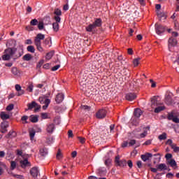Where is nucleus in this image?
<instances>
[{
	"mask_svg": "<svg viewBox=\"0 0 179 179\" xmlns=\"http://www.w3.org/2000/svg\"><path fill=\"white\" fill-rule=\"evenodd\" d=\"M148 135V131H144L143 133L140 134V138H145Z\"/></svg>",
	"mask_w": 179,
	"mask_h": 179,
	"instance_id": "nucleus-61",
	"label": "nucleus"
},
{
	"mask_svg": "<svg viewBox=\"0 0 179 179\" xmlns=\"http://www.w3.org/2000/svg\"><path fill=\"white\" fill-rule=\"evenodd\" d=\"M30 174L34 178H36V177L40 174V171H38V168L37 166H34L31 169Z\"/></svg>",
	"mask_w": 179,
	"mask_h": 179,
	"instance_id": "nucleus-8",
	"label": "nucleus"
},
{
	"mask_svg": "<svg viewBox=\"0 0 179 179\" xmlns=\"http://www.w3.org/2000/svg\"><path fill=\"white\" fill-rule=\"evenodd\" d=\"M165 103L166 104H167L168 106H170V104L173 103V99L171 98V95H167L165 97Z\"/></svg>",
	"mask_w": 179,
	"mask_h": 179,
	"instance_id": "nucleus-20",
	"label": "nucleus"
},
{
	"mask_svg": "<svg viewBox=\"0 0 179 179\" xmlns=\"http://www.w3.org/2000/svg\"><path fill=\"white\" fill-rule=\"evenodd\" d=\"M127 164H128L129 169H132V167H134V164L132 163V160H129L127 162Z\"/></svg>",
	"mask_w": 179,
	"mask_h": 179,
	"instance_id": "nucleus-54",
	"label": "nucleus"
},
{
	"mask_svg": "<svg viewBox=\"0 0 179 179\" xmlns=\"http://www.w3.org/2000/svg\"><path fill=\"white\" fill-rule=\"evenodd\" d=\"M20 166L22 169H26V167H31V164L27 160V159H24V160H21L20 162Z\"/></svg>",
	"mask_w": 179,
	"mask_h": 179,
	"instance_id": "nucleus-9",
	"label": "nucleus"
},
{
	"mask_svg": "<svg viewBox=\"0 0 179 179\" xmlns=\"http://www.w3.org/2000/svg\"><path fill=\"white\" fill-rule=\"evenodd\" d=\"M78 138L79 139V141L80 142V143L83 144L85 143V142H86V139L85 138L83 137H78Z\"/></svg>",
	"mask_w": 179,
	"mask_h": 179,
	"instance_id": "nucleus-56",
	"label": "nucleus"
},
{
	"mask_svg": "<svg viewBox=\"0 0 179 179\" xmlns=\"http://www.w3.org/2000/svg\"><path fill=\"white\" fill-rule=\"evenodd\" d=\"M41 117L43 120H47L48 118V113H42Z\"/></svg>",
	"mask_w": 179,
	"mask_h": 179,
	"instance_id": "nucleus-59",
	"label": "nucleus"
},
{
	"mask_svg": "<svg viewBox=\"0 0 179 179\" xmlns=\"http://www.w3.org/2000/svg\"><path fill=\"white\" fill-rule=\"evenodd\" d=\"M55 131V124L54 123H49L46 124V132L48 134H54V131Z\"/></svg>",
	"mask_w": 179,
	"mask_h": 179,
	"instance_id": "nucleus-6",
	"label": "nucleus"
},
{
	"mask_svg": "<svg viewBox=\"0 0 179 179\" xmlns=\"http://www.w3.org/2000/svg\"><path fill=\"white\" fill-rule=\"evenodd\" d=\"M166 164H169V166H171V167L173 168L174 170H176V169H177V162H176V160L173 159L168 161L166 162Z\"/></svg>",
	"mask_w": 179,
	"mask_h": 179,
	"instance_id": "nucleus-16",
	"label": "nucleus"
},
{
	"mask_svg": "<svg viewBox=\"0 0 179 179\" xmlns=\"http://www.w3.org/2000/svg\"><path fill=\"white\" fill-rule=\"evenodd\" d=\"M11 72H12L13 75H14V76H19V74L20 73L19 72V70H17V67H13L11 69Z\"/></svg>",
	"mask_w": 179,
	"mask_h": 179,
	"instance_id": "nucleus-28",
	"label": "nucleus"
},
{
	"mask_svg": "<svg viewBox=\"0 0 179 179\" xmlns=\"http://www.w3.org/2000/svg\"><path fill=\"white\" fill-rule=\"evenodd\" d=\"M115 164L116 167H120L121 169H124L127 166V160L120 159V156H117L115 159Z\"/></svg>",
	"mask_w": 179,
	"mask_h": 179,
	"instance_id": "nucleus-2",
	"label": "nucleus"
},
{
	"mask_svg": "<svg viewBox=\"0 0 179 179\" xmlns=\"http://www.w3.org/2000/svg\"><path fill=\"white\" fill-rule=\"evenodd\" d=\"M172 121L173 122H176V124H178L179 123V119L177 117H173V119H172Z\"/></svg>",
	"mask_w": 179,
	"mask_h": 179,
	"instance_id": "nucleus-64",
	"label": "nucleus"
},
{
	"mask_svg": "<svg viewBox=\"0 0 179 179\" xmlns=\"http://www.w3.org/2000/svg\"><path fill=\"white\" fill-rule=\"evenodd\" d=\"M14 107H15V105H13V103H11L6 107V110L7 111H12V110H13Z\"/></svg>",
	"mask_w": 179,
	"mask_h": 179,
	"instance_id": "nucleus-42",
	"label": "nucleus"
},
{
	"mask_svg": "<svg viewBox=\"0 0 179 179\" xmlns=\"http://www.w3.org/2000/svg\"><path fill=\"white\" fill-rule=\"evenodd\" d=\"M27 50L28 52H31L32 54H34V52H36V49L34 48V46H33V45L27 46Z\"/></svg>",
	"mask_w": 179,
	"mask_h": 179,
	"instance_id": "nucleus-33",
	"label": "nucleus"
},
{
	"mask_svg": "<svg viewBox=\"0 0 179 179\" xmlns=\"http://www.w3.org/2000/svg\"><path fill=\"white\" fill-rule=\"evenodd\" d=\"M54 19L55 20V22L52 23V29L54 31L57 33V31H59V23H61V17L55 16Z\"/></svg>",
	"mask_w": 179,
	"mask_h": 179,
	"instance_id": "nucleus-4",
	"label": "nucleus"
},
{
	"mask_svg": "<svg viewBox=\"0 0 179 179\" xmlns=\"http://www.w3.org/2000/svg\"><path fill=\"white\" fill-rule=\"evenodd\" d=\"M168 43L169 48H170L171 47H176V45H177V39L171 37L169 39Z\"/></svg>",
	"mask_w": 179,
	"mask_h": 179,
	"instance_id": "nucleus-13",
	"label": "nucleus"
},
{
	"mask_svg": "<svg viewBox=\"0 0 179 179\" xmlns=\"http://www.w3.org/2000/svg\"><path fill=\"white\" fill-rule=\"evenodd\" d=\"M54 55V52H50L46 55V59H51Z\"/></svg>",
	"mask_w": 179,
	"mask_h": 179,
	"instance_id": "nucleus-40",
	"label": "nucleus"
},
{
	"mask_svg": "<svg viewBox=\"0 0 179 179\" xmlns=\"http://www.w3.org/2000/svg\"><path fill=\"white\" fill-rule=\"evenodd\" d=\"M39 155L41 157H45L48 155V149L45 147H43L39 150Z\"/></svg>",
	"mask_w": 179,
	"mask_h": 179,
	"instance_id": "nucleus-12",
	"label": "nucleus"
},
{
	"mask_svg": "<svg viewBox=\"0 0 179 179\" xmlns=\"http://www.w3.org/2000/svg\"><path fill=\"white\" fill-rule=\"evenodd\" d=\"M136 165L138 167V169H142V162L141 161H138L136 162Z\"/></svg>",
	"mask_w": 179,
	"mask_h": 179,
	"instance_id": "nucleus-63",
	"label": "nucleus"
},
{
	"mask_svg": "<svg viewBox=\"0 0 179 179\" xmlns=\"http://www.w3.org/2000/svg\"><path fill=\"white\" fill-rule=\"evenodd\" d=\"M50 103H51V100L50 99H46L44 101V106L42 107L43 110H47L48 108V106L50 105Z\"/></svg>",
	"mask_w": 179,
	"mask_h": 179,
	"instance_id": "nucleus-23",
	"label": "nucleus"
},
{
	"mask_svg": "<svg viewBox=\"0 0 179 179\" xmlns=\"http://www.w3.org/2000/svg\"><path fill=\"white\" fill-rule=\"evenodd\" d=\"M63 156H62V152H61V149H59L57 151V153L56 155V159L57 160H61V159H62Z\"/></svg>",
	"mask_w": 179,
	"mask_h": 179,
	"instance_id": "nucleus-35",
	"label": "nucleus"
},
{
	"mask_svg": "<svg viewBox=\"0 0 179 179\" xmlns=\"http://www.w3.org/2000/svg\"><path fill=\"white\" fill-rule=\"evenodd\" d=\"M1 58L3 61H9V59H10V56L5 53L4 55H2Z\"/></svg>",
	"mask_w": 179,
	"mask_h": 179,
	"instance_id": "nucleus-36",
	"label": "nucleus"
},
{
	"mask_svg": "<svg viewBox=\"0 0 179 179\" xmlns=\"http://www.w3.org/2000/svg\"><path fill=\"white\" fill-rule=\"evenodd\" d=\"M59 68H61V65L57 64V65L53 66L51 70L54 72L55 71H58V69H59Z\"/></svg>",
	"mask_w": 179,
	"mask_h": 179,
	"instance_id": "nucleus-50",
	"label": "nucleus"
},
{
	"mask_svg": "<svg viewBox=\"0 0 179 179\" xmlns=\"http://www.w3.org/2000/svg\"><path fill=\"white\" fill-rule=\"evenodd\" d=\"M166 145H169V146H171V148H172L175 144L173 143V140L168 139L167 141L166 142Z\"/></svg>",
	"mask_w": 179,
	"mask_h": 179,
	"instance_id": "nucleus-45",
	"label": "nucleus"
},
{
	"mask_svg": "<svg viewBox=\"0 0 179 179\" xmlns=\"http://www.w3.org/2000/svg\"><path fill=\"white\" fill-rule=\"evenodd\" d=\"M27 120H29V116L27 115H24L21 117L22 121H25L24 124H27Z\"/></svg>",
	"mask_w": 179,
	"mask_h": 179,
	"instance_id": "nucleus-48",
	"label": "nucleus"
},
{
	"mask_svg": "<svg viewBox=\"0 0 179 179\" xmlns=\"http://www.w3.org/2000/svg\"><path fill=\"white\" fill-rule=\"evenodd\" d=\"M171 149H173V152L175 153H178L179 152V147H177V145L175 144Z\"/></svg>",
	"mask_w": 179,
	"mask_h": 179,
	"instance_id": "nucleus-46",
	"label": "nucleus"
},
{
	"mask_svg": "<svg viewBox=\"0 0 179 179\" xmlns=\"http://www.w3.org/2000/svg\"><path fill=\"white\" fill-rule=\"evenodd\" d=\"M38 30H43L44 29V22H39V23L38 24Z\"/></svg>",
	"mask_w": 179,
	"mask_h": 179,
	"instance_id": "nucleus-43",
	"label": "nucleus"
},
{
	"mask_svg": "<svg viewBox=\"0 0 179 179\" xmlns=\"http://www.w3.org/2000/svg\"><path fill=\"white\" fill-rule=\"evenodd\" d=\"M93 24L95 27H100L101 26V18H97Z\"/></svg>",
	"mask_w": 179,
	"mask_h": 179,
	"instance_id": "nucleus-32",
	"label": "nucleus"
},
{
	"mask_svg": "<svg viewBox=\"0 0 179 179\" xmlns=\"http://www.w3.org/2000/svg\"><path fill=\"white\" fill-rule=\"evenodd\" d=\"M44 38H45V35L43 34H38L34 39V44L38 51H40V52H43V51H44V49L41 47V40H44Z\"/></svg>",
	"mask_w": 179,
	"mask_h": 179,
	"instance_id": "nucleus-1",
	"label": "nucleus"
},
{
	"mask_svg": "<svg viewBox=\"0 0 179 179\" xmlns=\"http://www.w3.org/2000/svg\"><path fill=\"white\" fill-rule=\"evenodd\" d=\"M16 137V132L15 131H10L8 132V134L6 136V138L7 139H9L10 138H15Z\"/></svg>",
	"mask_w": 179,
	"mask_h": 179,
	"instance_id": "nucleus-22",
	"label": "nucleus"
},
{
	"mask_svg": "<svg viewBox=\"0 0 179 179\" xmlns=\"http://www.w3.org/2000/svg\"><path fill=\"white\" fill-rule=\"evenodd\" d=\"M135 99H136V94L135 93H128L126 94V99L129 101H132L133 100H135Z\"/></svg>",
	"mask_w": 179,
	"mask_h": 179,
	"instance_id": "nucleus-14",
	"label": "nucleus"
},
{
	"mask_svg": "<svg viewBox=\"0 0 179 179\" xmlns=\"http://www.w3.org/2000/svg\"><path fill=\"white\" fill-rule=\"evenodd\" d=\"M150 83H152L151 84V87H156V83H155V81H153L152 79H150Z\"/></svg>",
	"mask_w": 179,
	"mask_h": 179,
	"instance_id": "nucleus-62",
	"label": "nucleus"
},
{
	"mask_svg": "<svg viewBox=\"0 0 179 179\" xmlns=\"http://www.w3.org/2000/svg\"><path fill=\"white\" fill-rule=\"evenodd\" d=\"M165 159L166 160V163L168 162H170V160H171L173 159V155L170 154V153H167L166 155H165Z\"/></svg>",
	"mask_w": 179,
	"mask_h": 179,
	"instance_id": "nucleus-37",
	"label": "nucleus"
},
{
	"mask_svg": "<svg viewBox=\"0 0 179 179\" xmlns=\"http://www.w3.org/2000/svg\"><path fill=\"white\" fill-rule=\"evenodd\" d=\"M34 135H36V131H30L29 136H30V138L31 141H33V139H34Z\"/></svg>",
	"mask_w": 179,
	"mask_h": 179,
	"instance_id": "nucleus-51",
	"label": "nucleus"
},
{
	"mask_svg": "<svg viewBox=\"0 0 179 179\" xmlns=\"http://www.w3.org/2000/svg\"><path fill=\"white\" fill-rule=\"evenodd\" d=\"M33 57L30 54H26L23 56L22 59L23 61H31Z\"/></svg>",
	"mask_w": 179,
	"mask_h": 179,
	"instance_id": "nucleus-27",
	"label": "nucleus"
},
{
	"mask_svg": "<svg viewBox=\"0 0 179 179\" xmlns=\"http://www.w3.org/2000/svg\"><path fill=\"white\" fill-rule=\"evenodd\" d=\"M105 164L107 166V167L110 166V165L111 164V159H106Z\"/></svg>",
	"mask_w": 179,
	"mask_h": 179,
	"instance_id": "nucleus-52",
	"label": "nucleus"
},
{
	"mask_svg": "<svg viewBox=\"0 0 179 179\" xmlns=\"http://www.w3.org/2000/svg\"><path fill=\"white\" fill-rule=\"evenodd\" d=\"M158 139H159V141H166V139H167V134H166V132L162 133L158 136Z\"/></svg>",
	"mask_w": 179,
	"mask_h": 179,
	"instance_id": "nucleus-29",
	"label": "nucleus"
},
{
	"mask_svg": "<svg viewBox=\"0 0 179 179\" xmlns=\"http://www.w3.org/2000/svg\"><path fill=\"white\" fill-rule=\"evenodd\" d=\"M158 171H163V170H167V165L166 164H159L156 166Z\"/></svg>",
	"mask_w": 179,
	"mask_h": 179,
	"instance_id": "nucleus-17",
	"label": "nucleus"
},
{
	"mask_svg": "<svg viewBox=\"0 0 179 179\" xmlns=\"http://www.w3.org/2000/svg\"><path fill=\"white\" fill-rule=\"evenodd\" d=\"M15 90L17 92V96H20L24 94V91L22 90V87L19 84L15 85Z\"/></svg>",
	"mask_w": 179,
	"mask_h": 179,
	"instance_id": "nucleus-11",
	"label": "nucleus"
},
{
	"mask_svg": "<svg viewBox=\"0 0 179 179\" xmlns=\"http://www.w3.org/2000/svg\"><path fill=\"white\" fill-rule=\"evenodd\" d=\"M0 117L1 120H9V118H10L9 115L6 114L5 112H1L0 114Z\"/></svg>",
	"mask_w": 179,
	"mask_h": 179,
	"instance_id": "nucleus-25",
	"label": "nucleus"
},
{
	"mask_svg": "<svg viewBox=\"0 0 179 179\" xmlns=\"http://www.w3.org/2000/svg\"><path fill=\"white\" fill-rule=\"evenodd\" d=\"M96 117L98 118V120H103L107 117V110L102 108L99 109L96 113Z\"/></svg>",
	"mask_w": 179,
	"mask_h": 179,
	"instance_id": "nucleus-3",
	"label": "nucleus"
},
{
	"mask_svg": "<svg viewBox=\"0 0 179 179\" xmlns=\"http://www.w3.org/2000/svg\"><path fill=\"white\" fill-rule=\"evenodd\" d=\"M135 143H136V140H131L129 142V146H134V145H135Z\"/></svg>",
	"mask_w": 179,
	"mask_h": 179,
	"instance_id": "nucleus-57",
	"label": "nucleus"
},
{
	"mask_svg": "<svg viewBox=\"0 0 179 179\" xmlns=\"http://www.w3.org/2000/svg\"><path fill=\"white\" fill-rule=\"evenodd\" d=\"M152 153H146L145 155H141V159L144 162H148V160H149V158L152 157Z\"/></svg>",
	"mask_w": 179,
	"mask_h": 179,
	"instance_id": "nucleus-19",
	"label": "nucleus"
},
{
	"mask_svg": "<svg viewBox=\"0 0 179 179\" xmlns=\"http://www.w3.org/2000/svg\"><path fill=\"white\" fill-rule=\"evenodd\" d=\"M176 116L174 115V113H171L168 114V120L169 121H173V119Z\"/></svg>",
	"mask_w": 179,
	"mask_h": 179,
	"instance_id": "nucleus-44",
	"label": "nucleus"
},
{
	"mask_svg": "<svg viewBox=\"0 0 179 179\" xmlns=\"http://www.w3.org/2000/svg\"><path fill=\"white\" fill-rule=\"evenodd\" d=\"M34 88V85H33V84H30L29 85H28L27 90L28 92H30V93H32Z\"/></svg>",
	"mask_w": 179,
	"mask_h": 179,
	"instance_id": "nucleus-41",
	"label": "nucleus"
},
{
	"mask_svg": "<svg viewBox=\"0 0 179 179\" xmlns=\"http://www.w3.org/2000/svg\"><path fill=\"white\" fill-rule=\"evenodd\" d=\"M23 55V49H20L18 52V55H16L17 58H20Z\"/></svg>",
	"mask_w": 179,
	"mask_h": 179,
	"instance_id": "nucleus-55",
	"label": "nucleus"
},
{
	"mask_svg": "<svg viewBox=\"0 0 179 179\" xmlns=\"http://www.w3.org/2000/svg\"><path fill=\"white\" fill-rule=\"evenodd\" d=\"M143 114V112H142V110L141 108H136L134 112V117H136V118H139L141 115Z\"/></svg>",
	"mask_w": 179,
	"mask_h": 179,
	"instance_id": "nucleus-18",
	"label": "nucleus"
},
{
	"mask_svg": "<svg viewBox=\"0 0 179 179\" xmlns=\"http://www.w3.org/2000/svg\"><path fill=\"white\" fill-rule=\"evenodd\" d=\"M30 24L31 26H37L38 24V20H37V19L31 20Z\"/></svg>",
	"mask_w": 179,
	"mask_h": 179,
	"instance_id": "nucleus-38",
	"label": "nucleus"
},
{
	"mask_svg": "<svg viewBox=\"0 0 179 179\" xmlns=\"http://www.w3.org/2000/svg\"><path fill=\"white\" fill-rule=\"evenodd\" d=\"M81 108H82V110H85L87 111H90V109L92 108V107L87 106H82Z\"/></svg>",
	"mask_w": 179,
	"mask_h": 179,
	"instance_id": "nucleus-49",
	"label": "nucleus"
},
{
	"mask_svg": "<svg viewBox=\"0 0 179 179\" xmlns=\"http://www.w3.org/2000/svg\"><path fill=\"white\" fill-rule=\"evenodd\" d=\"M63 100H64V94L59 93L56 96L55 101L58 104H59V103H62Z\"/></svg>",
	"mask_w": 179,
	"mask_h": 179,
	"instance_id": "nucleus-15",
	"label": "nucleus"
},
{
	"mask_svg": "<svg viewBox=\"0 0 179 179\" xmlns=\"http://www.w3.org/2000/svg\"><path fill=\"white\" fill-rule=\"evenodd\" d=\"M1 129H6L9 125L7 123H1Z\"/></svg>",
	"mask_w": 179,
	"mask_h": 179,
	"instance_id": "nucleus-53",
	"label": "nucleus"
},
{
	"mask_svg": "<svg viewBox=\"0 0 179 179\" xmlns=\"http://www.w3.org/2000/svg\"><path fill=\"white\" fill-rule=\"evenodd\" d=\"M139 61H141V58L139 57L134 59L133 64L134 66H138V65H139Z\"/></svg>",
	"mask_w": 179,
	"mask_h": 179,
	"instance_id": "nucleus-39",
	"label": "nucleus"
},
{
	"mask_svg": "<svg viewBox=\"0 0 179 179\" xmlns=\"http://www.w3.org/2000/svg\"><path fill=\"white\" fill-rule=\"evenodd\" d=\"M68 136L69 138H73V131L72 130H69Z\"/></svg>",
	"mask_w": 179,
	"mask_h": 179,
	"instance_id": "nucleus-58",
	"label": "nucleus"
},
{
	"mask_svg": "<svg viewBox=\"0 0 179 179\" xmlns=\"http://www.w3.org/2000/svg\"><path fill=\"white\" fill-rule=\"evenodd\" d=\"M28 109H25V111H27V110H33L34 107H37V103L36 101H32L31 103L27 104Z\"/></svg>",
	"mask_w": 179,
	"mask_h": 179,
	"instance_id": "nucleus-21",
	"label": "nucleus"
},
{
	"mask_svg": "<svg viewBox=\"0 0 179 179\" xmlns=\"http://www.w3.org/2000/svg\"><path fill=\"white\" fill-rule=\"evenodd\" d=\"M155 31L157 34L160 36V34L164 33L166 31V29L162 24H159L157 23L155 24Z\"/></svg>",
	"mask_w": 179,
	"mask_h": 179,
	"instance_id": "nucleus-5",
	"label": "nucleus"
},
{
	"mask_svg": "<svg viewBox=\"0 0 179 179\" xmlns=\"http://www.w3.org/2000/svg\"><path fill=\"white\" fill-rule=\"evenodd\" d=\"M10 167L11 170H15L16 169V162L14 161H11Z\"/></svg>",
	"mask_w": 179,
	"mask_h": 179,
	"instance_id": "nucleus-47",
	"label": "nucleus"
},
{
	"mask_svg": "<svg viewBox=\"0 0 179 179\" xmlns=\"http://www.w3.org/2000/svg\"><path fill=\"white\" fill-rule=\"evenodd\" d=\"M96 27L94 24H90V25H88L86 27V30H87V31L92 32V31H93V30H94V29H96Z\"/></svg>",
	"mask_w": 179,
	"mask_h": 179,
	"instance_id": "nucleus-24",
	"label": "nucleus"
},
{
	"mask_svg": "<svg viewBox=\"0 0 179 179\" xmlns=\"http://www.w3.org/2000/svg\"><path fill=\"white\" fill-rule=\"evenodd\" d=\"M157 106H162V103H159L157 96H153L151 98V107L152 108H155V107H157Z\"/></svg>",
	"mask_w": 179,
	"mask_h": 179,
	"instance_id": "nucleus-10",
	"label": "nucleus"
},
{
	"mask_svg": "<svg viewBox=\"0 0 179 179\" xmlns=\"http://www.w3.org/2000/svg\"><path fill=\"white\" fill-rule=\"evenodd\" d=\"M54 15H56L55 16H58L59 17V16L62 15V11H61L59 8H56L55 9Z\"/></svg>",
	"mask_w": 179,
	"mask_h": 179,
	"instance_id": "nucleus-34",
	"label": "nucleus"
},
{
	"mask_svg": "<svg viewBox=\"0 0 179 179\" xmlns=\"http://www.w3.org/2000/svg\"><path fill=\"white\" fill-rule=\"evenodd\" d=\"M17 51V49L15 48H8L5 50L4 53L7 54L10 57H12L13 55H15Z\"/></svg>",
	"mask_w": 179,
	"mask_h": 179,
	"instance_id": "nucleus-7",
	"label": "nucleus"
},
{
	"mask_svg": "<svg viewBox=\"0 0 179 179\" xmlns=\"http://www.w3.org/2000/svg\"><path fill=\"white\" fill-rule=\"evenodd\" d=\"M164 110H166V106H158V107L155 108V113H159L161 111H164Z\"/></svg>",
	"mask_w": 179,
	"mask_h": 179,
	"instance_id": "nucleus-31",
	"label": "nucleus"
},
{
	"mask_svg": "<svg viewBox=\"0 0 179 179\" xmlns=\"http://www.w3.org/2000/svg\"><path fill=\"white\" fill-rule=\"evenodd\" d=\"M29 121H31V122H38V116L37 115H31L29 117Z\"/></svg>",
	"mask_w": 179,
	"mask_h": 179,
	"instance_id": "nucleus-26",
	"label": "nucleus"
},
{
	"mask_svg": "<svg viewBox=\"0 0 179 179\" xmlns=\"http://www.w3.org/2000/svg\"><path fill=\"white\" fill-rule=\"evenodd\" d=\"M157 13L158 17H159V20H162V17H164V20L167 19V16H166V14H164V13L158 11Z\"/></svg>",
	"mask_w": 179,
	"mask_h": 179,
	"instance_id": "nucleus-30",
	"label": "nucleus"
},
{
	"mask_svg": "<svg viewBox=\"0 0 179 179\" xmlns=\"http://www.w3.org/2000/svg\"><path fill=\"white\" fill-rule=\"evenodd\" d=\"M166 178H173V177H174V174L171 173H168L166 175Z\"/></svg>",
	"mask_w": 179,
	"mask_h": 179,
	"instance_id": "nucleus-60",
	"label": "nucleus"
}]
</instances>
